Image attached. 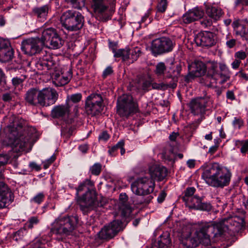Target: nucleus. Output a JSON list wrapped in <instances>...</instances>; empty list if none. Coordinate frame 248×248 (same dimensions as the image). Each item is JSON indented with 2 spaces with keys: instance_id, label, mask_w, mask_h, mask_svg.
Listing matches in <instances>:
<instances>
[{
  "instance_id": "nucleus-33",
  "label": "nucleus",
  "mask_w": 248,
  "mask_h": 248,
  "mask_svg": "<svg viewBox=\"0 0 248 248\" xmlns=\"http://www.w3.org/2000/svg\"><path fill=\"white\" fill-rule=\"evenodd\" d=\"M128 197L125 193L120 194L119 196V200L121 202V205H120V208L122 211V215L124 217L130 215L132 212L131 206L125 203Z\"/></svg>"
},
{
  "instance_id": "nucleus-14",
  "label": "nucleus",
  "mask_w": 248,
  "mask_h": 248,
  "mask_svg": "<svg viewBox=\"0 0 248 248\" xmlns=\"http://www.w3.org/2000/svg\"><path fill=\"white\" fill-rule=\"evenodd\" d=\"M124 228V226L121 220H114L101 229L98 233V237L103 240L111 239Z\"/></svg>"
},
{
  "instance_id": "nucleus-54",
  "label": "nucleus",
  "mask_w": 248,
  "mask_h": 248,
  "mask_svg": "<svg viewBox=\"0 0 248 248\" xmlns=\"http://www.w3.org/2000/svg\"><path fill=\"white\" fill-rule=\"evenodd\" d=\"M151 83L152 82L150 80H144L141 84V89L145 92H148L150 90Z\"/></svg>"
},
{
  "instance_id": "nucleus-51",
  "label": "nucleus",
  "mask_w": 248,
  "mask_h": 248,
  "mask_svg": "<svg viewBox=\"0 0 248 248\" xmlns=\"http://www.w3.org/2000/svg\"><path fill=\"white\" fill-rule=\"evenodd\" d=\"M235 8L238 7H248V0H234Z\"/></svg>"
},
{
  "instance_id": "nucleus-11",
  "label": "nucleus",
  "mask_w": 248,
  "mask_h": 248,
  "mask_svg": "<svg viewBox=\"0 0 248 248\" xmlns=\"http://www.w3.org/2000/svg\"><path fill=\"white\" fill-rule=\"evenodd\" d=\"M154 180L147 177L137 178L131 185L132 192L137 195H146L152 193L155 189Z\"/></svg>"
},
{
  "instance_id": "nucleus-47",
  "label": "nucleus",
  "mask_w": 248,
  "mask_h": 248,
  "mask_svg": "<svg viewBox=\"0 0 248 248\" xmlns=\"http://www.w3.org/2000/svg\"><path fill=\"white\" fill-rule=\"evenodd\" d=\"M124 141L122 140L119 141L115 145L113 146L108 150V153L111 156H115L117 154V151L119 150V147H122L124 145Z\"/></svg>"
},
{
  "instance_id": "nucleus-37",
  "label": "nucleus",
  "mask_w": 248,
  "mask_h": 248,
  "mask_svg": "<svg viewBox=\"0 0 248 248\" xmlns=\"http://www.w3.org/2000/svg\"><path fill=\"white\" fill-rule=\"evenodd\" d=\"M141 53L140 48L138 47L128 49V54L130 56L129 59L132 60V62L136 61Z\"/></svg>"
},
{
  "instance_id": "nucleus-5",
  "label": "nucleus",
  "mask_w": 248,
  "mask_h": 248,
  "mask_svg": "<svg viewBox=\"0 0 248 248\" xmlns=\"http://www.w3.org/2000/svg\"><path fill=\"white\" fill-rule=\"evenodd\" d=\"M78 223L75 216L59 217L52 224L50 233L58 236L57 239L62 240L63 236L68 235L74 230Z\"/></svg>"
},
{
  "instance_id": "nucleus-22",
  "label": "nucleus",
  "mask_w": 248,
  "mask_h": 248,
  "mask_svg": "<svg viewBox=\"0 0 248 248\" xmlns=\"http://www.w3.org/2000/svg\"><path fill=\"white\" fill-rule=\"evenodd\" d=\"M14 56V50L10 43L7 40L0 39V61L8 62Z\"/></svg>"
},
{
  "instance_id": "nucleus-18",
  "label": "nucleus",
  "mask_w": 248,
  "mask_h": 248,
  "mask_svg": "<svg viewBox=\"0 0 248 248\" xmlns=\"http://www.w3.org/2000/svg\"><path fill=\"white\" fill-rule=\"evenodd\" d=\"M58 96L57 92L51 88L39 90V106L47 107L55 104Z\"/></svg>"
},
{
  "instance_id": "nucleus-25",
  "label": "nucleus",
  "mask_w": 248,
  "mask_h": 248,
  "mask_svg": "<svg viewBox=\"0 0 248 248\" xmlns=\"http://www.w3.org/2000/svg\"><path fill=\"white\" fill-rule=\"evenodd\" d=\"M149 173L151 178L154 180L157 179L158 181L162 180L167 174L166 168L162 166L153 165L149 167Z\"/></svg>"
},
{
  "instance_id": "nucleus-41",
  "label": "nucleus",
  "mask_w": 248,
  "mask_h": 248,
  "mask_svg": "<svg viewBox=\"0 0 248 248\" xmlns=\"http://www.w3.org/2000/svg\"><path fill=\"white\" fill-rule=\"evenodd\" d=\"M196 189L194 187H188L186 188L184 192V195L182 197L183 202H185L193 197V195Z\"/></svg>"
},
{
  "instance_id": "nucleus-58",
  "label": "nucleus",
  "mask_w": 248,
  "mask_h": 248,
  "mask_svg": "<svg viewBox=\"0 0 248 248\" xmlns=\"http://www.w3.org/2000/svg\"><path fill=\"white\" fill-rule=\"evenodd\" d=\"M109 138V136L107 131H103L99 135L98 139L99 140L107 141Z\"/></svg>"
},
{
  "instance_id": "nucleus-53",
  "label": "nucleus",
  "mask_w": 248,
  "mask_h": 248,
  "mask_svg": "<svg viewBox=\"0 0 248 248\" xmlns=\"http://www.w3.org/2000/svg\"><path fill=\"white\" fill-rule=\"evenodd\" d=\"M229 36V34H228L226 36V39L227 40L226 42V45L228 48H232L236 45V40L233 38L230 39Z\"/></svg>"
},
{
  "instance_id": "nucleus-62",
  "label": "nucleus",
  "mask_w": 248,
  "mask_h": 248,
  "mask_svg": "<svg viewBox=\"0 0 248 248\" xmlns=\"http://www.w3.org/2000/svg\"><path fill=\"white\" fill-rule=\"evenodd\" d=\"M166 194L164 191H161L157 197V202L159 203H162L165 200Z\"/></svg>"
},
{
  "instance_id": "nucleus-6",
  "label": "nucleus",
  "mask_w": 248,
  "mask_h": 248,
  "mask_svg": "<svg viewBox=\"0 0 248 248\" xmlns=\"http://www.w3.org/2000/svg\"><path fill=\"white\" fill-rule=\"evenodd\" d=\"M60 21L62 27L68 31H77L83 28L84 17L79 12L68 10L62 14Z\"/></svg>"
},
{
  "instance_id": "nucleus-32",
  "label": "nucleus",
  "mask_w": 248,
  "mask_h": 248,
  "mask_svg": "<svg viewBox=\"0 0 248 248\" xmlns=\"http://www.w3.org/2000/svg\"><path fill=\"white\" fill-rule=\"evenodd\" d=\"M205 11L208 16L215 21L219 20L223 14L220 8L211 5L207 6Z\"/></svg>"
},
{
  "instance_id": "nucleus-20",
  "label": "nucleus",
  "mask_w": 248,
  "mask_h": 248,
  "mask_svg": "<svg viewBox=\"0 0 248 248\" xmlns=\"http://www.w3.org/2000/svg\"><path fill=\"white\" fill-rule=\"evenodd\" d=\"M185 203L186 206L190 209L209 211L212 208L210 203L203 202L202 199L197 195L191 197Z\"/></svg>"
},
{
  "instance_id": "nucleus-3",
  "label": "nucleus",
  "mask_w": 248,
  "mask_h": 248,
  "mask_svg": "<svg viewBox=\"0 0 248 248\" xmlns=\"http://www.w3.org/2000/svg\"><path fill=\"white\" fill-rule=\"evenodd\" d=\"M76 196L80 209L84 214H86L97 207L102 206L96 197V193L93 182L86 179L80 183L76 188Z\"/></svg>"
},
{
  "instance_id": "nucleus-48",
  "label": "nucleus",
  "mask_w": 248,
  "mask_h": 248,
  "mask_svg": "<svg viewBox=\"0 0 248 248\" xmlns=\"http://www.w3.org/2000/svg\"><path fill=\"white\" fill-rule=\"evenodd\" d=\"M9 158V156L7 155H0V177L1 176L3 167L7 164Z\"/></svg>"
},
{
  "instance_id": "nucleus-38",
  "label": "nucleus",
  "mask_w": 248,
  "mask_h": 248,
  "mask_svg": "<svg viewBox=\"0 0 248 248\" xmlns=\"http://www.w3.org/2000/svg\"><path fill=\"white\" fill-rule=\"evenodd\" d=\"M129 48L126 47L124 49H119L114 54V57L116 58H122L123 61L128 60L130 58L128 54Z\"/></svg>"
},
{
  "instance_id": "nucleus-40",
  "label": "nucleus",
  "mask_w": 248,
  "mask_h": 248,
  "mask_svg": "<svg viewBox=\"0 0 248 248\" xmlns=\"http://www.w3.org/2000/svg\"><path fill=\"white\" fill-rule=\"evenodd\" d=\"M67 3H70L72 6L78 10L84 7L85 4V0H65Z\"/></svg>"
},
{
  "instance_id": "nucleus-46",
  "label": "nucleus",
  "mask_w": 248,
  "mask_h": 248,
  "mask_svg": "<svg viewBox=\"0 0 248 248\" xmlns=\"http://www.w3.org/2000/svg\"><path fill=\"white\" fill-rule=\"evenodd\" d=\"M168 7L167 0H160L156 6L157 12L158 13H164Z\"/></svg>"
},
{
  "instance_id": "nucleus-17",
  "label": "nucleus",
  "mask_w": 248,
  "mask_h": 248,
  "mask_svg": "<svg viewBox=\"0 0 248 248\" xmlns=\"http://www.w3.org/2000/svg\"><path fill=\"white\" fill-rule=\"evenodd\" d=\"M181 71V66L177 65L173 70H170L168 72L166 78H171L172 81L168 84L164 83H157L155 82L151 83V86L153 89L158 90H165L168 88L174 89L177 86L178 78L180 75Z\"/></svg>"
},
{
  "instance_id": "nucleus-23",
  "label": "nucleus",
  "mask_w": 248,
  "mask_h": 248,
  "mask_svg": "<svg viewBox=\"0 0 248 248\" xmlns=\"http://www.w3.org/2000/svg\"><path fill=\"white\" fill-rule=\"evenodd\" d=\"M189 76L191 77H200L204 75L207 71V66L200 61H195L188 65Z\"/></svg>"
},
{
  "instance_id": "nucleus-42",
  "label": "nucleus",
  "mask_w": 248,
  "mask_h": 248,
  "mask_svg": "<svg viewBox=\"0 0 248 248\" xmlns=\"http://www.w3.org/2000/svg\"><path fill=\"white\" fill-rule=\"evenodd\" d=\"M40 222L38 217L36 216L31 217L26 223V227L30 229H32L34 225H37Z\"/></svg>"
},
{
  "instance_id": "nucleus-29",
  "label": "nucleus",
  "mask_w": 248,
  "mask_h": 248,
  "mask_svg": "<svg viewBox=\"0 0 248 248\" xmlns=\"http://www.w3.org/2000/svg\"><path fill=\"white\" fill-rule=\"evenodd\" d=\"M25 99L30 105L39 106V90L34 88L29 89L25 94Z\"/></svg>"
},
{
  "instance_id": "nucleus-57",
  "label": "nucleus",
  "mask_w": 248,
  "mask_h": 248,
  "mask_svg": "<svg viewBox=\"0 0 248 248\" xmlns=\"http://www.w3.org/2000/svg\"><path fill=\"white\" fill-rule=\"evenodd\" d=\"M113 71L111 66H108L103 71L102 77L104 78H106L108 76L112 74Z\"/></svg>"
},
{
  "instance_id": "nucleus-35",
  "label": "nucleus",
  "mask_w": 248,
  "mask_h": 248,
  "mask_svg": "<svg viewBox=\"0 0 248 248\" xmlns=\"http://www.w3.org/2000/svg\"><path fill=\"white\" fill-rule=\"evenodd\" d=\"M237 35H240L245 40H248V21L244 24H240L235 28Z\"/></svg>"
},
{
  "instance_id": "nucleus-28",
  "label": "nucleus",
  "mask_w": 248,
  "mask_h": 248,
  "mask_svg": "<svg viewBox=\"0 0 248 248\" xmlns=\"http://www.w3.org/2000/svg\"><path fill=\"white\" fill-rule=\"evenodd\" d=\"M68 105L65 103L64 105L54 106L51 111V116L54 118H59L68 116L70 113Z\"/></svg>"
},
{
  "instance_id": "nucleus-27",
  "label": "nucleus",
  "mask_w": 248,
  "mask_h": 248,
  "mask_svg": "<svg viewBox=\"0 0 248 248\" xmlns=\"http://www.w3.org/2000/svg\"><path fill=\"white\" fill-rule=\"evenodd\" d=\"M72 78V72L70 70L67 72L66 74L62 73H55L53 75V83L57 87H60L67 84Z\"/></svg>"
},
{
  "instance_id": "nucleus-30",
  "label": "nucleus",
  "mask_w": 248,
  "mask_h": 248,
  "mask_svg": "<svg viewBox=\"0 0 248 248\" xmlns=\"http://www.w3.org/2000/svg\"><path fill=\"white\" fill-rule=\"evenodd\" d=\"M51 11L49 4H46L40 7H36L32 9V12L34 16L41 20L46 19L48 14Z\"/></svg>"
},
{
  "instance_id": "nucleus-63",
  "label": "nucleus",
  "mask_w": 248,
  "mask_h": 248,
  "mask_svg": "<svg viewBox=\"0 0 248 248\" xmlns=\"http://www.w3.org/2000/svg\"><path fill=\"white\" fill-rule=\"evenodd\" d=\"M237 75H238L239 77L245 79L246 80H248V74L244 73L242 70L239 71L237 73Z\"/></svg>"
},
{
  "instance_id": "nucleus-15",
  "label": "nucleus",
  "mask_w": 248,
  "mask_h": 248,
  "mask_svg": "<svg viewBox=\"0 0 248 248\" xmlns=\"http://www.w3.org/2000/svg\"><path fill=\"white\" fill-rule=\"evenodd\" d=\"M210 103L212 100L209 96L196 97L190 101L188 107L193 115L202 117L205 114Z\"/></svg>"
},
{
  "instance_id": "nucleus-50",
  "label": "nucleus",
  "mask_w": 248,
  "mask_h": 248,
  "mask_svg": "<svg viewBox=\"0 0 248 248\" xmlns=\"http://www.w3.org/2000/svg\"><path fill=\"white\" fill-rule=\"evenodd\" d=\"M244 121L240 117H234L232 121V125L235 128L240 129L244 125Z\"/></svg>"
},
{
  "instance_id": "nucleus-4",
  "label": "nucleus",
  "mask_w": 248,
  "mask_h": 248,
  "mask_svg": "<svg viewBox=\"0 0 248 248\" xmlns=\"http://www.w3.org/2000/svg\"><path fill=\"white\" fill-rule=\"evenodd\" d=\"M232 173L227 168L217 163L210 164L203 170L202 178L209 186L216 188H223L230 184Z\"/></svg>"
},
{
  "instance_id": "nucleus-21",
  "label": "nucleus",
  "mask_w": 248,
  "mask_h": 248,
  "mask_svg": "<svg viewBox=\"0 0 248 248\" xmlns=\"http://www.w3.org/2000/svg\"><path fill=\"white\" fill-rule=\"evenodd\" d=\"M194 41L197 46L210 47L215 44L214 34L210 31L199 32L195 37Z\"/></svg>"
},
{
  "instance_id": "nucleus-52",
  "label": "nucleus",
  "mask_w": 248,
  "mask_h": 248,
  "mask_svg": "<svg viewBox=\"0 0 248 248\" xmlns=\"http://www.w3.org/2000/svg\"><path fill=\"white\" fill-rule=\"evenodd\" d=\"M212 19L208 16L204 18L200 21V23L202 27H208L212 25Z\"/></svg>"
},
{
  "instance_id": "nucleus-13",
  "label": "nucleus",
  "mask_w": 248,
  "mask_h": 248,
  "mask_svg": "<svg viewBox=\"0 0 248 248\" xmlns=\"http://www.w3.org/2000/svg\"><path fill=\"white\" fill-rule=\"evenodd\" d=\"M103 99L99 93H92L85 101V110L87 115L92 117L99 115L104 108Z\"/></svg>"
},
{
  "instance_id": "nucleus-19",
  "label": "nucleus",
  "mask_w": 248,
  "mask_h": 248,
  "mask_svg": "<svg viewBox=\"0 0 248 248\" xmlns=\"http://www.w3.org/2000/svg\"><path fill=\"white\" fill-rule=\"evenodd\" d=\"M14 200V195L3 182H0V209L7 207Z\"/></svg>"
},
{
  "instance_id": "nucleus-43",
  "label": "nucleus",
  "mask_w": 248,
  "mask_h": 248,
  "mask_svg": "<svg viewBox=\"0 0 248 248\" xmlns=\"http://www.w3.org/2000/svg\"><path fill=\"white\" fill-rule=\"evenodd\" d=\"M166 70V67L163 62H158L155 67V72L158 76H161L164 74V72Z\"/></svg>"
},
{
  "instance_id": "nucleus-7",
  "label": "nucleus",
  "mask_w": 248,
  "mask_h": 248,
  "mask_svg": "<svg viewBox=\"0 0 248 248\" xmlns=\"http://www.w3.org/2000/svg\"><path fill=\"white\" fill-rule=\"evenodd\" d=\"M116 0H91V8L100 21L111 18L115 10Z\"/></svg>"
},
{
  "instance_id": "nucleus-49",
  "label": "nucleus",
  "mask_w": 248,
  "mask_h": 248,
  "mask_svg": "<svg viewBox=\"0 0 248 248\" xmlns=\"http://www.w3.org/2000/svg\"><path fill=\"white\" fill-rule=\"evenodd\" d=\"M248 55V52H246L243 50L238 51L234 53V58L236 59H239V61L244 60Z\"/></svg>"
},
{
  "instance_id": "nucleus-24",
  "label": "nucleus",
  "mask_w": 248,
  "mask_h": 248,
  "mask_svg": "<svg viewBox=\"0 0 248 248\" xmlns=\"http://www.w3.org/2000/svg\"><path fill=\"white\" fill-rule=\"evenodd\" d=\"M203 15V10L199 7H196L188 10L184 14L182 19L185 24H187L202 18Z\"/></svg>"
},
{
  "instance_id": "nucleus-61",
  "label": "nucleus",
  "mask_w": 248,
  "mask_h": 248,
  "mask_svg": "<svg viewBox=\"0 0 248 248\" xmlns=\"http://www.w3.org/2000/svg\"><path fill=\"white\" fill-rule=\"evenodd\" d=\"M241 63V61H239V59L235 58V60L232 63L231 65L233 69H237L239 68Z\"/></svg>"
},
{
  "instance_id": "nucleus-39",
  "label": "nucleus",
  "mask_w": 248,
  "mask_h": 248,
  "mask_svg": "<svg viewBox=\"0 0 248 248\" xmlns=\"http://www.w3.org/2000/svg\"><path fill=\"white\" fill-rule=\"evenodd\" d=\"M82 98V95L80 93H77L68 96L66 100V104L69 105L70 108L72 106L71 103H77L79 102Z\"/></svg>"
},
{
  "instance_id": "nucleus-26",
  "label": "nucleus",
  "mask_w": 248,
  "mask_h": 248,
  "mask_svg": "<svg viewBox=\"0 0 248 248\" xmlns=\"http://www.w3.org/2000/svg\"><path fill=\"white\" fill-rule=\"evenodd\" d=\"M219 70L217 71V78L216 80L220 79L219 83L223 84L230 80L231 72L227 65L223 63H219L218 64Z\"/></svg>"
},
{
  "instance_id": "nucleus-2",
  "label": "nucleus",
  "mask_w": 248,
  "mask_h": 248,
  "mask_svg": "<svg viewBox=\"0 0 248 248\" xmlns=\"http://www.w3.org/2000/svg\"><path fill=\"white\" fill-rule=\"evenodd\" d=\"M6 130L9 144L14 152L18 153L25 150L35 129L28 126L23 119L16 118L13 124L8 125Z\"/></svg>"
},
{
  "instance_id": "nucleus-12",
  "label": "nucleus",
  "mask_w": 248,
  "mask_h": 248,
  "mask_svg": "<svg viewBox=\"0 0 248 248\" xmlns=\"http://www.w3.org/2000/svg\"><path fill=\"white\" fill-rule=\"evenodd\" d=\"M175 44L168 37H161L152 41L150 50L155 57L171 52Z\"/></svg>"
},
{
  "instance_id": "nucleus-56",
  "label": "nucleus",
  "mask_w": 248,
  "mask_h": 248,
  "mask_svg": "<svg viewBox=\"0 0 248 248\" xmlns=\"http://www.w3.org/2000/svg\"><path fill=\"white\" fill-rule=\"evenodd\" d=\"M55 160V157L53 155L51 156L49 159L43 162V167L45 169L48 168L49 166Z\"/></svg>"
},
{
  "instance_id": "nucleus-10",
  "label": "nucleus",
  "mask_w": 248,
  "mask_h": 248,
  "mask_svg": "<svg viewBox=\"0 0 248 248\" xmlns=\"http://www.w3.org/2000/svg\"><path fill=\"white\" fill-rule=\"evenodd\" d=\"M41 38L43 46H45L52 49L61 48L64 43L56 30L53 28L44 29L42 32Z\"/></svg>"
},
{
  "instance_id": "nucleus-34",
  "label": "nucleus",
  "mask_w": 248,
  "mask_h": 248,
  "mask_svg": "<svg viewBox=\"0 0 248 248\" xmlns=\"http://www.w3.org/2000/svg\"><path fill=\"white\" fill-rule=\"evenodd\" d=\"M171 241L169 236H161L160 240L157 242H155L152 246V248H170Z\"/></svg>"
},
{
  "instance_id": "nucleus-9",
  "label": "nucleus",
  "mask_w": 248,
  "mask_h": 248,
  "mask_svg": "<svg viewBox=\"0 0 248 248\" xmlns=\"http://www.w3.org/2000/svg\"><path fill=\"white\" fill-rule=\"evenodd\" d=\"M117 113L121 117L127 118L139 111L138 103L130 94H123L117 100Z\"/></svg>"
},
{
  "instance_id": "nucleus-1",
  "label": "nucleus",
  "mask_w": 248,
  "mask_h": 248,
  "mask_svg": "<svg viewBox=\"0 0 248 248\" xmlns=\"http://www.w3.org/2000/svg\"><path fill=\"white\" fill-rule=\"evenodd\" d=\"M245 212L236 214L233 216L222 219L218 222H201L200 223L202 232L210 237L219 239L224 237L227 232L230 230L233 232H238L244 226Z\"/></svg>"
},
{
  "instance_id": "nucleus-64",
  "label": "nucleus",
  "mask_w": 248,
  "mask_h": 248,
  "mask_svg": "<svg viewBox=\"0 0 248 248\" xmlns=\"http://www.w3.org/2000/svg\"><path fill=\"white\" fill-rule=\"evenodd\" d=\"M226 97L228 99L231 100H233L235 99L234 93L232 91H228L227 92Z\"/></svg>"
},
{
  "instance_id": "nucleus-60",
  "label": "nucleus",
  "mask_w": 248,
  "mask_h": 248,
  "mask_svg": "<svg viewBox=\"0 0 248 248\" xmlns=\"http://www.w3.org/2000/svg\"><path fill=\"white\" fill-rule=\"evenodd\" d=\"M117 42L109 41V47L111 48L113 53L114 54L117 51Z\"/></svg>"
},
{
  "instance_id": "nucleus-45",
  "label": "nucleus",
  "mask_w": 248,
  "mask_h": 248,
  "mask_svg": "<svg viewBox=\"0 0 248 248\" xmlns=\"http://www.w3.org/2000/svg\"><path fill=\"white\" fill-rule=\"evenodd\" d=\"M45 194L43 192H40L30 200L31 203L40 204L45 199Z\"/></svg>"
},
{
  "instance_id": "nucleus-44",
  "label": "nucleus",
  "mask_w": 248,
  "mask_h": 248,
  "mask_svg": "<svg viewBox=\"0 0 248 248\" xmlns=\"http://www.w3.org/2000/svg\"><path fill=\"white\" fill-rule=\"evenodd\" d=\"M102 170V165L99 163H96L90 168V171L92 175H99Z\"/></svg>"
},
{
  "instance_id": "nucleus-55",
  "label": "nucleus",
  "mask_w": 248,
  "mask_h": 248,
  "mask_svg": "<svg viewBox=\"0 0 248 248\" xmlns=\"http://www.w3.org/2000/svg\"><path fill=\"white\" fill-rule=\"evenodd\" d=\"M14 95L11 93H6L2 94V99L4 102H10L12 100Z\"/></svg>"
},
{
  "instance_id": "nucleus-16",
  "label": "nucleus",
  "mask_w": 248,
  "mask_h": 248,
  "mask_svg": "<svg viewBox=\"0 0 248 248\" xmlns=\"http://www.w3.org/2000/svg\"><path fill=\"white\" fill-rule=\"evenodd\" d=\"M43 46L41 38H31L22 42L21 49L25 54L31 56L39 53Z\"/></svg>"
},
{
  "instance_id": "nucleus-59",
  "label": "nucleus",
  "mask_w": 248,
  "mask_h": 248,
  "mask_svg": "<svg viewBox=\"0 0 248 248\" xmlns=\"http://www.w3.org/2000/svg\"><path fill=\"white\" fill-rule=\"evenodd\" d=\"M248 150V140L243 141L242 143V147L241 148V152L243 154L246 153Z\"/></svg>"
},
{
  "instance_id": "nucleus-31",
  "label": "nucleus",
  "mask_w": 248,
  "mask_h": 248,
  "mask_svg": "<svg viewBox=\"0 0 248 248\" xmlns=\"http://www.w3.org/2000/svg\"><path fill=\"white\" fill-rule=\"evenodd\" d=\"M54 62L51 56L49 54H46L36 62V67L41 70L45 69L48 70L51 68Z\"/></svg>"
},
{
  "instance_id": "nucleus-36",
  "label": "nucleus",
  "mask_w": 248,
  "mask_h": 248,
  "mask_svg": "<svg viewBox=\"0 0 248 248\" xmlns=\"http://www.w3.org/2000/svg\"><path fill=\"white\" fill-rule=\"evenodd\" d=\"M218 67V64L217 62L214 61L208 62V66L207 68L208 69V74L213 78H217V68Z\"/></svg>"
},
{
  "instance_id": "nucleus-8",
  "label": "nucleus",
  "mask_w": 248,
  "mask_h": 248,
  "mask_svg": "<svg viewBox=\"0 0 248 248\" xmlns=\"http://www.w3.org/2000/svg\"><path fill=\"white\" fill-rule=\"evenodd\" d=\"M181 243L187 248H196L200 244L208 246L210 244L208 235L202 232L200 224L199 223L198 228L193 233L188 232L187 234H182L180 239Z\"/></svg>"
}]
</instances>
